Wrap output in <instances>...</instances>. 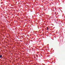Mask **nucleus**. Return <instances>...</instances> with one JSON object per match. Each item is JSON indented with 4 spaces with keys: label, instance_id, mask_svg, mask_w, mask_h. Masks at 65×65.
Returning <instances> with one entry per match:
<instances>
[{
    "label": "nucleus",
    "instance_id": "1",
    "mask_svg": "<svg viewBox=\"0 0 65 65\" xmlns=\"http://www.w3.org/2000/svg\"><path fill=\"white\" fill-rule=\"evenodd\" d=\"M2 55H0V58H2Z\"/></svg>",
    "mask_w": 65,
    "mask_h": 65
},
{
    "label": "nucleus",
    "instance_id": "2",
    "mask_svg": "<svg viewBox=\"0 0 65 65\" xmlns=\"http://www.w3.org/2000/svg\"><path fill=\"white\" fill-rule=\"evenodd\" d=\"M48 27H47V30H48Z\"/></svg>",
    "mask_w": 65,
    "mask_h": 65
},
{
    "label": "nucleus",
    "instance_id": "3",
    "mask_svg": "<svg viewBox=\"0 0 65 65\" xmlns=\"http://www.w3.org/2000/svg\"><path fill=\"white\" fill-rule=\"evenodd\" d=\"M56 14V12H55V14Z\"/></svg>",
    "mask_w": 65,
    "mask_h": 65
}]
</instances>
